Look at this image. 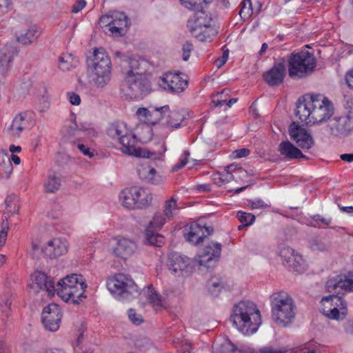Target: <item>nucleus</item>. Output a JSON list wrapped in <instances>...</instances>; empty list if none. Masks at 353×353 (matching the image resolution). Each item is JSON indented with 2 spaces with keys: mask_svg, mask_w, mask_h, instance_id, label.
<instances>
[{
  "mask_svg": "<svg viewBox=\"0 0 353 353\" xmlns=\"http://www.w3.org/2000/svg\"><path fill=\"white\" fill-rule=\"evenodd\" d=\"M312 105L311 95L304 98L303 101L299 100L296 105L295 115L299 117L301 122L305 123L306 125H313V123H309V121L312 120Z\"/></svg>",
  "mask_w": 353,
  "mask_h": 353,
  "instance_id": "nucleus-26",
  "label": "nucleus"
},
{
  "mask_svg": "<svg viewBox=\"0 0 353 353\" xmlns=\"http://www.w3.org/2000/svg\"><path fill=\"white\" fill-rule=\"evenodd\" d=\"M61 317V308L56 303H50L43 310L42 322L50 331L54 332L59 328Z\"/></svg>",
  "mask_w": 353,
  "mask_h": 353,
  "instance_id": "nucleus-14",
  "label": "nucleus"
},
{
  "mask_svg": "<svg viewBox=\"0 0 353 353\" xmlns=\"http://www.w3.org/2000/svg\"><path fill=\"white\" fill-rule=\"evenodd\" d=\"M130 70L126 73L121 84V92L127 99H142L150 93V84L141 72L139 71V62L134 59L129 61Z\"/></svg>",
  "mask_w": 353,
  "mask_h": 353,
  "instance_id": "nucleus-2",
  "label": "nucleus"
},
{
  "mask_svg": "<svg viewBox=\"0 0 353 353\" xmlns=\"http://www.w3.org/2000/svg\"><path fill=\"white\" fill-rule=\"evenodd\" d=\"M92 80L98 88H103L111 79V61L109 56L101 49L94 50L91 60Z\"/></svg>",
  "mask_w": 353,
  "mask_h": 353,
  "instance_id": "nucleus-5",
  "label": "nucleus"
},
{
  "mask_svg": "<svg viewBox=\"0 0 353 353\" xmlns=\"http://www.w3.org/2000/svg\"><path fill=\"white\" fill-rule=\"evenodd\" d=\"M190 32L193 37L201 42H210L216 34V31L212 26L193 29Z\"/></svg>",
  "mask_w": 353,
  "mask_h": 353,
  "instance_id": "nucleus-33",
  "label": "nucleus"
},
{
  "mask_svg": "<svg viewBox=\"0 0 353 353\" xmlns=\"http://www.w3.org/2000/svg\"><path fill=\"white\" fill-rule=\"evenodd\" d=\"M113 17V12H110L108 14L103 15L101 17L99 21V23L100 26L102 28H106V30H105L106 33L110 32L111 30V26L112 21L114 20Z\"/></svg>",
  "mask_w": 353,
  "mask_h": 353,
  "instance_id": "nucleus-47",
  "label": "nucleus"
},
{
  "mask_svg": "<svg viewBox=\"0 0 353 353\" xmlns=\"http://www.w3.org/2000/svg\"><path fill=\"white\" fill-rule=\"evenodd\" d=\"M32 283L30 285V288L34 292L40 290L45 291L48 296H52L55 293V285L54 279L48 276L44 272H35L31 276Z\"/></svg>",
  "mask_w": 353,
  "mask_h": 353,
  "instance_id": "nucleus-16",
  "label": "nucleus"
},
{
  "mask_svg": "<svg viewBox=\"0 0 353 353\" xmlns=\"http://www.w3.org/2000/svg\"><path fill=\"white\" fill-rule=\"evenodd\" d=\"M280 256L283 259V263L290 260V258L294 254V251L292 248L283 246L279 250Z\"/></svg>",
  "mask_w": 353,
  "mask_h": 353,
  "instance_id": "nucleus-52",
  "label": "nucleus"
},
{
  "mask_svg": "<svg viewBox=\"0 0 353 353\" xmlns=\"http://www.w3.org/2000/svg\"><path fill=\"white\" fill-rule=\"evenodd\" d=\"M119 143L121 145V150L122 152L140 158L160 160L166 150L164 145H162L163 149L161 151L157 152L150 151L147 148L137 147V139L132 132L122 139V141Z\"/></svg>",
  "mask_w": 353,
  "mask_h": 353,
  "instance_id": "nucleus-7",
  "label": "nucleus"
},
{
  "mask_svg": "<svg viewBox=\"0 0 353 353\" xmlns=\"http://www.w3.org/2000/svg\"><path fill=\"white\" fill-rule=\"evenodd\" d=\"M286 74V66L283 61L274 63L273 66L263 73L265 82L270 86H278L283 82Z\"/></svg>",
  "mask_w": 353,
  "mask_h": 353,
  "instance_id": "nucleus-17",
  "label": "nucleus"
},
{
  "mask_svg": "<svg viewBox=\"0 0 353 353\" xmlns=\"http://www.w3.org/2000/svg\"><path fill=\"white\" fill-rule=\"evenodd\" d=\"M128 317L134 324L139 325L143 322L141 315L137 314L134 309H130L128 310Z\"/></svg>",
  "mask_w": 353,
  "mask_h": 353,
  "instance_id": "nucleus-54",
  "label": "nucleus"
},
{
  "mask_svg": "<svg viewBox=\"0 0 353 353\" xmlns=\"http://www.w3.org/2000/svg\"><path fill=\"white\" fill-rule=\"evenodd\" d=\"M312 103V121L309 123H322L329 119L334 113V108L332 102L323 95H311Z\"/></svg>",
  "mask_w": 353,
  "mask_h": 353,
  "instance_id": "nucleus-9",
  "label": "nucleus"
},
{
  "mask_svg": "<svg viewBox=\"0 0 353 353\" xmlns=\"http://www.w3.org/2000/svg\"><path fill=\"white\" fill-rule=\"evenodd\" d=\"M189 156H190V152L187 150L184 151L182 154V157L180 159V162L178 164L174 165V170H178L183 168L188 163V158L189 157Z\"/></svg>",
  "mask_w": 353,
  "mask_h": 353,
  "instance_id": "nucleus-55",
  "label": "nucleus"
},
{
  "mask_svg": "<svg viewBox=\"0 0 353 353\" xmlns=\"http://www.w3.org/2000/svg\"><path fill=\"white\" fill-rule=\"evenodd\" d=\"M61 185V179L56 173H50L48 175L43 183L45 192L54 193L59 190Z\"/></svg>",
  "mask_w": 353,
  "mask_h": 353,
  "instance_id": "nucleus-34",
  "label": "nucleus"
},
{
  "mask_svg": "<svg viewBox=\"0 0 353 353\" xmlns=\"http://www.w3.org/2000/svg\"><path fill=\"white\" fill-rule=\"evenodd\" d=\"M164 223L165 219L163 216L160 213H157L154 216L152 221L150 222L148 228H150V229H160L164 225Z\"/></svg>",
  "mask_w": 353,
  "mask_h": 353,
  "instance_id": "nucleus-51",
  "label": "nucleus"
},
{
  "mask_svg": "<svg viewBox=\"0 0 353 353\" xmlns=\"http://www.w3.org/2000/svg\"><path fill=\"white\" fill-rule=\"evenodd\" d=\"M27 113L22 112L15 116L11 125L8 128V132L13 137H19L22 131L28 126L26 119Z\"/></svg>",
  "mask_w": 353,
  "mask_h": 353,
  "instance_id": "nucleus-29",
  "label": "nucleus"
},
{
  "mask_svg": "<svg viewBox=\"0 0 353 353\" xmlns=\"http://www.w3.org/2000/svg\"><path fill=\"white\" fill-rule=\"evenodd\" d=\"M208 287L212 295L217 296L223 288L222 281L219 279L216 281H214V279H212L208 281Z\"/></svg>",
  "mask_w": 353,
  "mask_h": 353,
  "instance_id": "nucleus-46",
  "label": "nucleus"
},
{
  "mask_svg": "<svg viewBox=\"0 0 353 353\" xmlns=\"http://www.w3.org/2000/svg\"><path fill=\"white\" fill-rule=\"evenodd\" d=\"M278 150L280 154L288 160L296 159L299 158L306 159V156L289 141H282L279 145Z\"/></svg>",
  "mask_w": 353,
  "mask_h": 353,
  "instance_id": "nucleus-28",
  "label": "nucleus"
},
{
  "mask_svg": "<svg viewBox=\"0 0 353 353\" xmlns=\"http://www.w3.org/2000/svg\"><path fill=\"white\" fill-rule=\"evenodd\" d=\"M177 210L176 199H175L174 196L171 197L170 200L165 201L164 207V215L167 218H172L175 215Z\"/></svg>",
  "mask_w": 353,
  "mask_h": 353,
  "instance_id": "nucleus-42",
  "label": "nucleus"
},
{
  "mask_svg": "<svg viewBox=\"0 0 353 353\" xmlns=\"http://www.w3.org/2000/svg\"><path fill=\"white\" fill-rule=\"evenodd\" d=\"M136 194V192L132 190V187L125 188L121 191L119 199L122 205L128 209L136 208V202L134 197Z\"/></svg>",
  "mask_w": 353,
  "mask_h": 353,
  "instance_id": "nucleus-35",
  "label": "nucleus"
},
{
  "mask_svg": "<svg viewBox=\"0 0 353 353\" xmlns=\"http://www.w3.org/2000/svg\"><path fill=\"white\" fill-rule=\"evenodd\" d=\"M41 29L35 24H30L26 28L18 30L16 34L17 41L23 46H29L35 42L41 35Z\"/></svg>",
  "mask_w": 353,
  "mask_h": 353,
  "instance_id": "nucleus-22",
  "label": "nucleus"
},
{
  "mask_svg": "<svg viewBox=\"0 0 353 353\" xmlns=\"http://www.w3.org/2000/svg\"><path fill=\"white\" fill-rule=\"evenodd\" d=\"M78 61L71 54H63L59 57V68L63 72L77 66Z\"/></svg>",
  "mask_w": 353,
  "mask_h": 353,
  "instance_id": "nucleus-38",
  "label": "nucleus"
},
{
  "mask_svg": "<svg viewBox=\"0 0 353 353\" xmlns=\"http://www.w3.org/2000/svg\"><path fill=\"white\" fill-rule=\"evenodd\" d=\"M290 135L298 146L303 150H309L314 145V141L312 135L303 128L292 123L289 129Z\"/></svg>",
  "mask_w": 353,
  "mask_h": 353,
  "instance_id": "nucleus-18",
  "label": "nucleus"
},
{
  "mask_svg": "<svg viewBox=\"0 0 353 353\" xmlns=\"http://www.w3.org/2000/svg\"><path fill=\"white\" fill-rule=\"evenodd\" d=\"M12 2L10 0H0V16L10 10Z\"/></svg>",
  "mask_w": 353,
  "mask_h": 353,
  "instance_id": "nucleus-57",
  "label": "nucleus"
},
{
  "mask_svg": "<svg viewBox=\"0 0 353 353\" xmlns=\"http://www.w3.org/2000/svg\"><path fill=\"white\" fill-rule=\"evenodd\" d=\"M145 237L150 244L155 246L161 247L164 243V237L158 233H154L150 228L146 229Z\"/></svg>",
  "mask_w": 353,
  "mask_h": 353,
  "instance_id": "nucleus-40",
  "label": "nucleus"
},
{
  "mask_svg": "<svg viewBox=\"0 0 353 353\" xmlns=\"http://www.w3.org/2000/svg\"><path fill=\"white\" fill-rule=\"evenodd\" d=\"M192 50V45L190 42H185L182 48L183 59L188 61L190 56V52Z\"/></svg>",
  "mask_w": 353,
  "mask_h": 353,
  "instance_id": "nucleus-56",
  "label": "nucleus"
},
{
  "mask_svg": "<svg viewBox=\"0 0 353 353\" xmlns=\"http://www.w3.org/2000/svg\"><path fill=\"white\" fill-rule=\"evenodd\" d=\"M196 262V259H192L179 253H172L168 256L167 265L174 276H188L198 265Z\"/></svg>",
  "mask_w": 353,
  "mask_h": 353,
  "instance_id": "nucleus-10",
  "label": "nucleus"
},
{
  "mask_svg": "<svg viewBox=\"0 0 353 353\" xmlns=\"http://www.w3.org/2000/svg\"><path fill=\"white\" fill-rule=\"evenodd\" d=\"M185 236L188 241L197 245L203 241L208 236L213 233V228L207 226L205 223H192L185 229Z\"/></svg>",
  "mask_w": 353,
  "mask_h": 353,
  "instance_id": "nucleus-15",
  "label": "nucleus"
},
{
  "mask_svg": "<svg viewBox=\"0 0 353 353\" xmlns=\"http://www.w3.org/2000/svg\"><path fill=\"white\" fill-rule=\"evenodd\" d=\"M230 321L244 334L254 333L261 324L260 312L250 301H242L234 305Z\"/></svg>",
  "mask_w": 353,
  "mask_h": 353,
  "instance_id": "nucleus-1",
  "label": "nucleus"
},
{
  "mask_svg": "<svg viewBox=\"0 0 353 353\" xmlns=\"http://www.w3.org/2000/svg\"><path fill=\"white\" fill-rule=\"evenodd\" d=\"M160 85L172 92H181L188 85V80L178 73H166L161 78Z\"/></svg>",
  "mask_w": 353,
  "mask_h": 353,
  "instance_id": "nucleus-19",
  "label": "nucleus"
},
{
  "mask_svg": "<svg viewBox=\"0 0 353 353\" xmlns=\"http://www.w3.org/2000/svg\"><path fill=\"white\" fill-rule=\"evenodd\" d=\"M86 5L85 0H77V2L73 5L72 12L77 13L81 11Z\"/></svg>",
  "mask_w": 353,
  "mask_h": 353,
  "instance_id": "nucleus-62",
  "label": "nucleus"
},
{
  "mask_svg": "<svg viewBox=\"0 0 353 353\" xmlns=\"http://www.w3.org/2000/svg\"><path fill=\"white\" fill-rule=\"evenodd\" d=\"M113 17L110 34L114 37H121L125 34L128 28V17L123 12H113Z\"/></svg>",
  "mask_w": 353,
  "mask_h": 353,
  "instance_id": "nucleus-27",
  "label": "nucleus"
},
{
  "mask_svg": "<svg viewBox=\"0 0 353 353\" xmlns=\"http://www.w3.org/2000/svg\"><path fill=\"white\" fill-rule=\"evenodd\" d=\"M285 265L290 268H292L294 271L301 272L303 270V260L301 255L294 254L290 260L285 262Z\"/></svg>",
  "mask_w": 353,
  "mask_h": 353,
  "instance_id": "nucleus-41",
  "label": "nucleus"
},
{
  "mask_svg": "<svg viewBox=\"0 0 353 353\" xmlns=\"http://www.w3.org/2000/svg\"><path fill=\"white\" fill-rule=\"evenodd\" d=\"M225 90H223L222 92H217L216 94V96L219 97L220 96V99H217L216 100L214 98L212 99V103H214V107H221L223 106V105L226 104L227 105V99H222V95L225 93Z\"/></svg>",
  "mask_w": 353,
  "mask_h": 353,
  "instance_id": "nucleus-61",
  "label": "nucleus"
},
{
  "mask_svg": "<svg viewBox=\"0 0 353 353\" xmlns=\"http://www.w3.org/2000/svg\"><path fill=\"white\" fill-rule=\"evenodd\" d=\"M345 81L348 87L353 90V68L347 72Z\"/></svg>",
  "mask_w": 353,
  "mask_h": 353,
  "instance_id": "nucleus-64",
  "label": "nucleus"
},
{
  "mask_svg": "<svg viewBox=\"0 0 353 353\" xmlns=\"http://www.w3.org/2000/svg\"><path fill=\"white\" fill-rule=\"evenodd\" d=\"M158 123H161L170 130L179 128L185 117L179 110H171L169 105L159 107Z\"/></svg>",
  "mask_w": 353,
  "mask_h": 353,
  "instance_id": "nucleus-12",
  "label": "nucleus"
},
{
  "mask_svg": "<svg viewBox=\"0 0 353 353\" xmlns=\"http://www.w3.org/2000/svg\"><path fill=\"white\" fill-rule=\"evenodd\" d=\"M77 148L79 150L82 152L85 156L88 157L89 158H92L94 157V153L90 150V148L82 143H78L77 145Z\"/></svg>",
  "mask_w": 353,
  "mask_h": 353,
  "instance_id": "nucleus-58",
  "label": "nucleus"
},
{
  "mask_svg": "<svg viewBox=\"0 0 353 353\" xmlns=\"http://www.w3.org/2000/svg\"><path fill=\"white\" fill-rule=\"evenodd\" d=\"M13 171V166L10 159L3 160L0 163V176L8 179Z\"/></svg>",
  "mask_w": 353,
  "mask_h": 353,
  "instance_id": "nucleus-44",
  "label": "nucleus"
},
{
  "mask_svg": "<svg viewBox=\"0 0 353 353\" xmlns=\"http://www.w3.org/2000/svg\"><path fill=\"white\" fill-rule=\"evenodd\" d=\"M136 250L137 245L133 241L123 238L117 241V246L114 248L112 252L115 256L126 259L132 256Z\"/></svg>",
  "mask_w": 353,
  "mask_h": 353,
  "instance_id": "nucleus-24",
  "label": "nucleus"
},
{
  "mask_svg": "<svg viewBox=\"0 0 353 353\" xmlns=\"http://www.w3.org/2000/svg\"><path fill=\"white\" fill-rule=\"evenodd\" d=\"M237 218L241 223L247 226L252 225L255 220V216L254 214L241 211L238 212Z\"/></svg>",
  "mask_w": 353,
  "mask_h": 353,
  "instance_id": "nucleus-49",
  "label": "nucleus"
},
{
  "mask_svg": "<svg viewBox=\"0 0 353 353\" xmlns=\"http://www.w3.org/2000/svg\"><path fill=\"white\" fill-rule=\"evenodd\" d=\"M121 132L127 133L128 128L125 124L122 123H113L108 125L107 128L108 135L112 139H116Z\"/></svg>",
  "mask_w": 353,
  "mask_h": 353,
  "instance_id": "nucleus-39",
  "label": "nucleus"
},
{
  "mask_svg": "<svg viewBox=\"0 0 353 353\" xmlns=\"http://www.w3.org/2000/svg\"><path fill=\"white\" fill-rule=\"evenodd\" d=\"M212 18L209 17L205 13L201 12L195 14L193 18L188 19L187 26L189 31H192L193 29L212 26Z\"/></svg>",
  "mask_w": 353,
  "mask_h": 353,
  "instance_id": "nucleus-30",
  "label": "nucleus"
},
{
  "mask_svg": "<svg viewBox=\"0 0 353 353\" xmlns=\"http://www.w3.org/2000/svg\"><path fill=\"white\" fill-rule=\"evenodd\" d=\"M17 54V48L10 44H7L0 48V70L2 73L4 74L9 70L10 64Z\"/></svg>",
  "mask_w": 353,
  "mask_h": 353,
  "instance_id": "nucleus-25",
  "label": "nucleus"
},
{
  "mask_svg": "<svg viewBox=\"0 0 353 353\" xmlns=\"http://www.w3.org/2000/svg\"><path fill=\"white\" fill-rule=\"evenodd\" d=\"M221 252V245L219 243L212 242L205 247L203 254L196 258V263L200 266L204 265L209 268L210 266L206 264L212 262L214 259H218L220 256Z\"/></svg>",
  "mask_w": 353,
  "mask_h": 353,
  "instance_id": "nucleus-23",
  "label": "nucleus"
},
{
  "mask_svg": "<svg viewBox=\"0 0 353 353\" xmlns=\"http://www.w3.org/2000/svg\"><path fill=\"white\" fill-rule=\"evenodd\" d=\"M326 288L328 292L340 295L353 291V274L348 272L330 279L326 282Z\"/></svg>",
  "mask_w": 353,
  "mask_h": 353,
  "instance_id": "nucleus-13",
  "label": "nucleus"
},
{
  "mask_svg": "<svg viewBox=\"0 0 353 353\" xmlns=\"http://www.w3.org/2000/svg\"><path fill=\"white\" fill-rule=\"evenodd\" d=\"M68 247L65 241L54 238L41 248V252L50 259L57 258L67 253Z\"/></svg>",
  "mask_w": 353,
  "mask_h": 353,
  "instance_id": "nucleus-20",
  "label": "nucleus"
},
{
  "mask_svg": "<svg viewBox=\"0 0 353 353\" xmlns=\"http://www.w3.org/2000/svg\"><path fill=\"white\" fill-rule=\"evenodd\" d=\"M214 353H243L234 344L230 342L223 343L216 350Z\"/></svg>",
  "mask_w": 353,
  "mask_h": 353,
  "instance_id": "nucleus-48",
  "label": "nucleus"
},
{
  "mask_svg": "<svg viewBox=\"0 0 353 353\" xmlns=\"http://www.w3.org/2000/svg\"><path fill=\"white\" fill-rule=\"evenodd\" d=\"M331 294V295L322 299L323 312L330 319H343L347 312L346 302L343 300L340 294Z\"/></svg>",
  "mask_w": 353,
  "mask_h": 353,
  "instance_id": "nucleus-11",
  "label": "nucleus"
},
{
  "mask_svg": "<svg viewBox=\"0 0 353 353\" xmlns=\"http://www.w3.org/2000/svg\"><path fill=\"white\" fill-rule=\"evenodd\" d=\"M107 288L111 294L128 297L138 292L137 285L134 281L124 274H117L107 281Z\"/></svg>",
  "mask_w": 353,
  "mask_h": 353,
  "instance_id": "nucleus-8",
  "label": "nucleus"
},
{
  "mask_svg": "<svg viewBox=\"0 0 353 353\" xmlns=\"http://www.w3.org/2000/svg\"><path fill=\"white\" fill-rule=\"evenodd\" d=\"M183 6L189 10H194L199 6V0H179Z\"/></svg>",
  "mask_w": 353,
  "mask_h": 353,
  "instance_id": "nucleus-60",
  "label": "nucleus"
},
{
  "mask_svg": "<svg viewBox=\"0 0 353 353\" xmlns=\"http://www.w3.org/2000/svg\"><path fill=\"white\" fill-rule=\"evenodd\" d=\"M330 130L335 137H345L353 130V120L349 116L334 117L330 123Z\"/></svg>",
  "mask_w": 353,
  "mask_h": 353,
  "instance_id": "nucleus-21",
  "label": "nucleus"
},
{
  "mask_svg": "<svg viewBox=\"0 0 353 353\" xmlns=\"http://www.w3.org/2000/svg\"><path fill=\"white\" fill-rule=\"evenodd\" d=\"M138 174L141 179L145 180L152 183L158 182L156 179V170L152 166L145 164L141 165L137 170Z\"/></svg>",
  "mask_w": 353,
  "mask_h": 353,
  "instance_id": "nucleus-36",
  "label": "nucleus"
},
{
  "mask_svg": "<svg viewBox=\"0 0 353 353\" xmlns=\"http://www.w3.org/2000/svg\"><path fill=\"white\" fill-rule=\"evenodd\" d=\"M258 353H286L285 347L276 348L273 346H264L258 350Z\"/></svg>",
  "mask_w": 353,
  "mask_h": 353,
  "instance_id": "nucleus-53",
  "label": "nucleus"
},
{
  "mask_svg": "<svg viewBox=\"0 0 353 353\" xmlns=\"http://www.w3.org/2000/svg\"><path fill=\"white\" fill-rule=\"evenodd\" d=\"M249 205L252 209L264 208L268 207V205L262 199L250 201Z\"/></svg>",
  "mask_w": 353,
  "mask_h": 353,
  "instance_id": "nucleus-59",
  "label": "nucleus"
},
{
  "mask_svg": "<svg viewBox=\"0 0 353 353\" xmlns=\"http://www.w3.org/2000/svg\"><path fill=\"white\" fill-rule=\"evenodd\" d=\"M288 62L289 76L292 78L305 77L311 74L316 67L314 54L307 50L292 53Z\"/></svg>",
  "mask_w": 353,
  "mask_h": 353,
  "instance_id": "nucleus-6",
  "label": "nucleus"
},
{
  "mask_svg": "<svg viewBox=\"0 0 353 353\" xmlns=\"http://www.w3.org/2000/svg\"><path fill=\"white\" fill-rule=\"evenodd\" d=\"M132 190L136 192V196H134V201L136 202V208H144L150 205L152 196V194L147 191L145 189L133 186Z\"/></svg>",
  "mask_w": 353,
  "mask_h": 353,
  "instance_id": "nucleus-31",
  "label": "nucleus"
},
{
  "mask_svg": "<svg viewBox=\"0 0 353 353\" xmlns=\"http://www.w3.org/2000/svg\"><path fill=\"white\" fill-rule=\"evenodd\" d=\"M148 291V299L150 303L153 305V307L156 310L161 309L162 306L161 296L159 295L155 291L152 290V285H149Z\"/></svg>",
  "mask_w": 353,
  "mask_h": 353,
  "instance_id": "nucleus-45",
  "label": "nucleus"
},
{
  "mask_svg": "<svg viewBox=\"0 0 353 353\" xmlns=\"http://www.w3.org/2000/svg\"><path fill=\"white\" fill-rule=\"evenodd\" d=\"M8 229L9 226L8 217L5 216V219H3L1 224V230L0 231V248H2L6 243Z\"/></svg>",
  "mask_w": 353,
  "mask_h": 353,
  "instance_id": "nucleus-50",
  "label": "nucleus"
},
{
  "mask_svg": "<svg viewBox=\"0 0 353 353\" xmlns=\"http://www.w3.org/2000/svg\"><path fill=\"white\" fill-rule=\"evenodd\" d=\"M240 6L239 15L245 21L249 19L253 13L251 0H243Z\"/></svg>",
  "mask_w": 353,
  "mask_h": 353,
  "instance_id": "nucleus-43",
  "label": "nucleus"
},
{
  "mask_svg": "<svg viewBox=\"0 0 353 353\" xmlns=\"http://www.w3.org/2000/svg\"><path fill=\"white\" fill-rule=\"evenodd\" d=\"M87 285L81 275L72 274L59 280L55 292L65 302L79 304L86 296L84 295Z\"/></svg>",
  "mask_w": 353,
  "mask_h": 353,
  "instance_id": "nucleus-4",
  "label": "nucleus"
},
{
  "mask_svg": "<svg viewBox=\"0 0 353 353\" xmlns=\"http://www.w3.org/2000/svg\"><path fill=\"white\" fill-rule=\"evenodd\" d=\"M270 303L272 319L279 326L286 327L292 323L296 306L290 294L284 291L275 292Z\"/></svg>",
  "mask_w": 353,
  "mask_h": 353,
  "instance_id": "nucleus-3",
  "label": "nucleus"
},
{
  "mask_svg": "<svg viewBox=\"0 0 353 353\" xmlns=\"http://www.w3.org/2000/svg\"><path fill=\"white\" fill-rule=\"evenodd\" d=\"M219 179L223 183H229L233 179V175L230 172H223L219 174Z\"/></svg>",
  "mask_w": 353,
  "mask_h": 353,
  "instance_id": "nucleus-63",
  "label": "nucleus"
},
{
  "mask_svg": "<svg viewBox=\"0 0 353 353\" xmlns=\"http://www.w3.org/2000/svg\"><path fill=\"white\" fill-rule=\"evenodd\" d=\"M5 203L6 205V210L4 212L3 219H5V216L9 217L13 214L19 213V206L18 205V199L17 196H8L5 200Z\"/></svg>",
  "mask_w": 353,
  "mask_h": 353,
  "instance_id": "nucleus-37",
  "label": "nucleus"
},
{
  "mask_svg": "<svg viewBox=\"0 0 353 353\" xmlns=\"http://www.w3.org/2000/svg\"><path fill=\"white\" fill-rule=\"evenodd\" d=\"M137 114L139 117L140 119L145 123L152 125L157 124L158 115H159V107H156L152 110H149L145 108H139L137 110Z\"/></svg>",
  "mask_w": 353,
  "mask_h": 353,
  "instance_id": "nucleus-32",
  "label": "nucleus"
}]
</instances>
